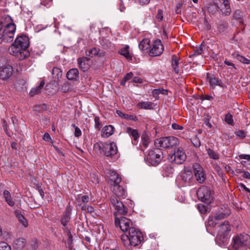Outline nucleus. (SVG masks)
I'll return each mask as SVG.
<instances>
[{
  "mask_svg": "<svg viewBox=\"0 0 250 250\" xmlns=\"http://www.w3.org/2000/svg\"><path fill=\"white\" fill-rule=\"evenodd\" d=\"M142 142L144 146L146 148L147 147L149 143V137L146 135L143 134L142 136Z\"/></svg>",
  "mask_w": 250,
  "mask_h": 250,
  "instance_id": "a18cd8bd",
  "label": "nucleus"
},
{
  "mask_svg": "<svg viewBox=\"0 0 250 250\" xmlns=\"http://www.w3.org/2000/svg\"><path fill=\"white\" fill-rule=\"evenodd\" d=\"M19 222L24 227H27L28 226V223L24 215L22 218H20L18 219Z\"/></svg>",
  "mask_w": 250,
  "mask_h": 250,
  "instance_id": "6e6d98bb",
  "label": "nucleus"
},
{
  "mask_svg": "<svg viewBox=\"0 0 250 250\" xmlns=\"http://www.w3.org/2000/svg\"><path fill=\"white\" fill-rule=\"evenodd\" d=\"M171 126L172 128L175 130H182L184 128L183 126L180 125L175 123L172 124Z\"/></svg>",
  "mask_w": 250,
  "mask_h": 250,
  "instance_id": "338daca9",
  "label": "nucleus"
},
{
  "mask_svg": "<svg viewBox=\"0 0 250 250\" xmlns=\"http://www.w3.org/2000/svg\"><path fill=\"white\" fill-rule=\"evenodd\" d=\"M120 10L121 12H124L125 9V6H127L130 2V0H120Z\"/></svg>",
  "mask_w": 250,
  "mask_h": 250,
  "instance_id": "79ce46f5",
  "label": "nucleus"
},
{
  "mask_svg": "<svg viewBox=\"0 0 250 250\" xmlns=\"http://www.w3.org/2000/svg\"><path fill=\"white\" fill-rule=\"evenodd\" d=\"M78 199H81V202L83 204H86L89 201V197L87 195H83L81 196L80 195H78Z\"/></svg>",
  "mask_w": 250,
  "mask_h": 250,
  "instance_id": "09e8293b",
  "label": "nucleus"
},
{
  "mask_svg": "<svg viewBox=\"0 0 250 250\" xmlns=\"http://www.w3.org/2000/svg\"><path fill=\"white\" fill-rule=\"evenodd\" d=\"M164 51V46L161 40H156L152 45L149 50V54L151 56L161 55Z\"/></svg>",
  "mask_w": 250,
  "mask_h": 250,
  "instance_id": "f8f14e48",
  "label": "nucleus"
},
{
  "mask_svg": "<svg viewBox=\"0 0 250 250\" xmlns=\"http://www.w3.org/2000/svg\"><path fill=\"white\" fill-rule=\"evenodd\" d=\"M156 19L159 21H161L163 19V12L161 9L158 10L157 14L156 16Z\"/></svg>",
  "mask_w": 250,
  "mask_h": 250,
  "instance_id": "5fc2aeb1",
  "label": "nucleus"
},
{
  "mask_svg": "<svg viewBox=\"0 0 250 250\" xmlns=\"http://www.w3.org/2000/svg\"><path fill=\"white\" fill-rule=\"evenodd\" d=\"M240 159H246L250 162V155L249 154H240L238 156Z\"/></svg>",
  "mask_w": 250,
  "mask_h": 250,
  "instance_id": "69168bd1",
  "label": "nucleus"
},
{
  "mask_svg": "<svg viewBox=\"0 0 250 250\" xmlns=\"http://www.w3.org/2000/svg\"><path fill=\"white\" fill-rule=\"evenodd\" d=\"M207 153L210 159L214 160H218L219 159V153L211 148H209L207 149Z\"/></svg>",
  "mask_w": 250,
  "mask_h": 250,
  "instance_id": "4c0bfd02",
  "label": "nucleus"
},
{
  "mask_svg": "<svg viewBox=\"0 0 250 250\" xmlns=\"http://www.w3.org/2000/svg\"><path fill=\"white\" fill-rule=\"evenodd\" d=\"M29 45L28 38L25 35L18 36L8 50L10 54L20 60H23L29 56L27 48Z\"/></svg>",
  "mask_w": 250,
  "mask_h": 250,
  "instance_id": "f257e3e1",
  "label": "nucleus"
},
{
  "mask_svg": "<svg viewBox=\"0 0 250 250\" xmlns=\"http://www.w3.org/2000/svg\"><path fill=\"white\" fill-rule=\"evenodd\" d=\"M17 208H14V214L16 216L17 219H19L20 218H22V216L24 215L23 210L21 208V203L19 202L17 204Z\"/></svg>",
  "mask_w": 250,
  "mask_h": 250,
  "instance_id": "7c9ffc66",
  "label": "nucleus"
},
{
  "mask_svg": "<svg viewBox=\"0 0 250 250\" xmlns=\"http://www.w3.org/2000/svg\"><path fill=\"white\" fill-rule=\"evenodd\" d=\"M85 54L86 56L90 57H93L96 56L102 57L104 56L105 53L104 51L100 50L98 48L93 47L86 50Z\"/></svg>",
  "mask_w": 250,
  "mask_h": 250,
  "instance_id": "6ab92c4d",
  "label": "nucleus"
},
{
  "mask_svg": "<svg viewBox=\"0 0 250 250\" xmlns=\"http://www.w3.org/2000/svg\"><path fill=\"white\" fill-rule=\"evenodd\" d=\"M122 243L125 247H135L139 245L144 239L141 231L135 228H131L128 235L123 234L121 238Z\"/></svg>",
  "mask_w": 250,
  "mask_h": 250,
  "instance_id": "f03ea898",
  "label": "nucleus"
},
{
  "mask_svg": "<svg viewBox=\"0 0 250 250\" xmlns=\"http://www.w3.org/2000/svg\"><path fill=\"white\" fill-rule=\"evenodd\" d=\"M150 47V40L148 39L143 40L139 44V48L141 50H145Z\"/></svg>",
  "mask_w": 250,
  "mask_h": 250,
  "instance_id": "f704fd0d",
  "label": "nucleus"
},
{
  "mask_svg": "<svg viewBox=\"0 0 250 250\" xmlns=\"http://www.w3.org/2000/svg\"><path fill=\"white\" fill-rule=\"evenodd\" d=\"M108 183L110 186L120 184L121 182V178L119 175L114 171L109 170L107 175Z\"/></svg>",
  "mask_w": 250,
  "mask_h": 250,
  "instance_id": "f3484780",
  "label": "nucleus"
},
{
  "mask_svg": "<svg viewBox=\"0 0 250 250\" xmlns=\"http://www.w3.org/2000/svg\"><path fill=\"white\" fill-rule=\"evenodd\" d=\"M206 46L204 42H202L199 47H196L193 51V53L189 56V57L201 55L205 49Z\"/></svg>",
  "mask_w": 250,
  "mask_h": 250,
  "instance_id": "72a5a7b5",
  "label": "nucleus"
},
{
  "mask_svg": "<svg viewBox=\"0 0 250 250\" xmlns=\"http://www.w3.org/2000/svg\"><path fill=\"white\" fill-rule=\"evenodd\" d=\"M110 201L115 209L118 208L117 206H122V207H123V202L115 196L111 197Z\"/></svg>",
  "mask_w": 250,
  "mask_h": 250,
  "instance_id": "e433bc0d",
  "label": "nucleus"
},
{
  "mask_svg": "<svg viewBox=\"0 0 250 250\" xmlns=\"http://www.w3.org/2000/svg\"><path fill=\"white\" fill-rule=\"evenodd\" d=\"M113 192L116 197L125 196V191L124 188L119 185V184H115L111 186Z\"/></svg>",
  "mask_w": 250,
  "mask_h": 250,
  "instance_id": "4be33fe9",
  "label": "nucleus"
},
{
  "mask_svg": "<svg viewBox=\"0 0 250 250\" xmlns=\"http://www.w3.org/2000/svg\"><path fill=\"white\" fill-rule=\"evenodd\" d=\"M250 236L246 233L240 234L233 238L231 248L234 250H241L250 244Z\"/></svg>",
  "mask_w": 250,
  "mask_h": 250,
  "instance_id": "20e7f679",
  "label": "nucleus"
},
{
  "mask_svg": "<svg viewBox=\"0 0 250 250\" xmlns=\"http://www.w3.org/2000/svg\"><path fill=\"white\" fill-rule=\"evenodd\" d=\"M119 53L127 60L131 61L132 59V54L130 52L129 46L128 45H125V46L120 49Z\"/></svg>",
  "mask_w": 250,
  "mask_h": 250,
  "instance_id": "393cba45",
  "label": "nucleus"
},
{
  "mask_svg": "<svg viewBox=\"0 0 250 250\" xmlns=\"http://www.w3.org/2000/svg\"><path fill=\"white\" fill-rule=\"evenodd\" d=\"M123 119H125L127 120H131V121H136L137 120V118L136 116L133 115H129L127 114H125V115H123Z\"/></svg>",
  "mask_w": 250,
  "mask_h": 250,
  "instance_id": "8fccbe9b",
  "label": "nucleus"
},
{
  "mask_svg": "<svg viewBox=\"0 0 250 250\" xmlns=\"http://www.w3.org/2000/svg\"><path fill=\"white\" fill-rule=\"evenodd\" d=\"M231 55L233 58L236 59L241 63L246 64H250V59L246 58L245 57L239 54L237 52H234Z\"/></svg>",
  "mask_w": 250,
  "mask_h": 250,
  "instance_id": "cd10ccee",
  "label": "nucleus"
},
{
  "mask_svg": "<svg viewBox=\"0 0 250 250\" xmlns=\"http://www.w3.org/2000/svg\"><path fill=\"white\" fill-rule=\"evenodd\" d=\"M101 43L105 49L110 48L112 45L111 42L106 39H103Z\"/></svg>",
  "mask_w": 250,
  "mask_h": 250,
  "instance_id": "49530a36",
  "label": "nucleus"
},
{
  "mask_svg": "<svg viewBox=\"0 0 250 250\" xmlns=\"http://www.w3.org/2000/svg\"><path fill=\"white\" fill-rule=\"evenodd\" d=\"M197 208H198L199 211H200V212L201 213H205L207 211L206 207L203 204H198L197 205Z\"/></svg>",
  "mask_w": 250,
  "mask_h": 250,
  "instance_id": "13d9d810",
  "label": "nucleus"
},
{
  "mask_svg": "<svg viewBox=\"0 0 250 250\" xmlns=\"http://www.w3.org/2000/svg\"><path fill=\"white\" fill-rule=\"evenodd\" d=\"M229 213L221 212L220 213L216 214L214 216L217 221H218L224 219L227 216L229 215Z\"/></svg>",
  "mask_w": 250,
  "mask_h": 250,
  "instance_id": "864d4df0",
  "label": "nucleus"
},
{
  "mask_svg": "<svg viewBox=\"0 0 250 250\" xmlns=\"http://www.w3.org/2000/svg\"><path fill=\"white\" fill-rule=\"evenodd\" d=\"M162 154L158 149L150 150L146 157L147 163L153 166H157L162 160Z\"/></svg>",
  "mask_w": 250,
  "mask_h": 250,
  "instance_id": "6e6552de",
  "label": "nucleus"
},
{
  "mask_svg": "<svg viewBox=\"0 0 250 250\" xmlns=\"http://www.w3.org/2000/svg\"><path fill=\"white\" fill-rule=\"evenodd\" d=\"M167 92V90L164 89H156L153 90L152 91V94L154 97H156L159 94L162 93V94H166V93Z\"/></svg>",
  "mask_w": 250,
  "mask_h": 250,
  "instance_id": "de8ad7c7",
  "label": "nucleus"
},
{
  "mask_svg": "<svg viewBox=\"0 0 250 250\" xmlns=\"http://www.w3.org/2000/svg\"><path fill=\"white\" fill-rule=\"evenodd\" d=\"M114 128L111 125L105 126L102 129V136L103 137H108L112 135L114 132Z\"/></svg>",
  "mask_w": 250,
  "mask_h": 250,
  "instance_id": "bb28decb",
  "label": "nucleus"
},
{
  "mask_svg": "<svg viewBox=\"0 0 250 250\" xmlns=\"http://www.w3.org/2000/svg\"><path fill=\"white\" fill-rule=\"evenodd\" d=\"M235 134L241 138L246 137V133L244 130H239L235 132Z\"/></svg>",
  "mask_w": 250,
  "mask_h": 250,
  "instance_id": "bf43d9fd",
  "label": "nucleus"
},
{
  "mask_svg": "<svg viewBox=\"0 0 250 250\" xmlns=\"http://www.w3.org/2000/svg\"><path fill=\"white\" fill-rule=\"evenodd\" d=\"M183 180L187 183H190L192 182L193 178L192 171L190 169H185L182 174Z\"/></svg>",
  "mask_w": 250,
  "mask_h": 250,
  "instance_id": "a878e982",
  "label": "nucleus"
},
{
  "mask_svg": "<svg viewBox=\"0 0 250 250\" xmlns=\"http://www.w3.org/2000/svg\"><path fill=\"white\" fill-rule=\"evenodd\" d=\"M79 77V71L77 68L70 69L66 74V77L70 80H76Z\"/></svg>",
  "mask_w": 250,
  "mask_h": 250,
  "instance_id": "c85d7f7f",
  "label": "nucleus"
},
{
  "mask_svg": "<svg viewBox=\"0 0 250 250\" xmlns=\"http://www.w3.org/2000/svg\"><path fill=\"white\" fill-rule=\"evenodd\" d=\"M191 142L193 145L196 147H198L201 145L200 141L197 136H194L191 138Z\"/></svg>",
  "mask_w": 250,
  "mask_h": 250,
  "instance_id": "c03bdc74",
  "label": "nucleus"
},
{
  "mask_svg": "<svg viewBox=\"0 0 250 250\" xmlns=\"http://www.w3.org/2000/svg\"><path fill=\"white\" fill-rule=\"evenodd\" d=\"M103 150L106 156L112 157L117 154L118 148L115 143L111 142L109 144H104L103 146Z\"/></svg>",
  "mask_w": 250,
  "mask_h": 250,
  "instance_id": "ddd939ff",
  "label": "nucleus"
},
{
  "mask_svg": "<svg viewBox=\"0 0 250 250\" xmlns=\"http://www.w3.org/2000/svg\"><path fill=\"white\" fill-rule=\"evenodd\" d=\"M71 211L72 209L70 206L66 207L62 215L61 218V224L64 227L63 228V230L64 232L67 234L69 239H71L72 238V235L71 234L70 230L68 229L67 226L68 223L70 222L71 219Z\"/></svg>",
  "mask_w": 250,
  "mask_h": 250,
  "instance_id": "0eeeda50",
  "label": "nucleus"
},
{
  "mask_svg": "<svg viewBox=\"0 0 250 250\" xmlns=\"http://www.w3.org/2000/svg\"><path fill=\"white\" fill-rule=\"evenodd\" d=\"M217 221L215 216H209L208 221V225L210 227H214L217 224Z\"/></svg>",
  "mask_w": 250,
  "mask_h": 250,
  "instance_id": "37998d69",
  "label": "nucleus"
},
{
  "mask_svg": "<svg viewBox=\"0 0 250 250\" xmlns=\"http://www.w3.org/2000/svg\"><path fill=\"white\" fill-rule=\"evenodd\" d=\"M215 5L217 8L225 16H229L231 12L229 0H216Z\"/></svg>",
  "mask_w": 250,
  "mask_h": 250,
  "instance_id": "9b49d317",
  "label": "nucleus"
},
{
  "mask_svg": "<svg viewBox=\"0 0 250 250\" xmlns=\"http://www.w3.org/2000/svg\"><path fill=\"white\" fill-rule=\"evenodd\" d=\"M26 243V242L24 238H17L13 241V247L15 249L21 250L25 247Z\"/></svg>",
  "mask_w": 250,
  "mask_h": 250,
  "instance_id": "b1692460",
  "label": "nucleus"
},
{
  "mask_svg": "<svg viewBox=\"0 0 250 250\" xmlns=\"http://www.w3.org/2000/svg\"><path fill=\"white\" fill-rule=\"evenodd\" d=\"M179 144L178 139L174 136L161 137L155 140L154 144L156 147L163 148H169L176 146Z\"/></svg>",
  "mask_w": 250,
  "mask_h": 250,
  "instance_id": "39448f33",
  "label": "nucleus"
},
{
  "mask_svg": "<svg viewBox=\"0 0 250 250\" xmlns=\"http://www.w3.org/2000/svg\"><path fill=\"white\" fill-rule=\"evenodd\" d=\"M16 29V26L13 23L3 26L0 23V43L2 42H8L13 41Z\"/></svg>",
  "mask_w": 250,
  "mask_h": 250,
  "instance_id": "7ed1b4c3",
  "label": "nucleus"
},
{
  "mask_svg": "<svg viewBox=\"0 0 250 250\" xmlns=\"http://www.w3.org/2000/svg\"><path fill=\"white\" fill-rule=\"evenodd\" d=\"M3 196L5 202L11 207L15 208L17 204L20 202V200L16 201L11 195L10 192L7 190H4L3 192Z\"/></svg>",
  "mask_w": 250,
  "mask_h": 250,
  "instance_id": "a211bd4d",
  "label": "nucleus"
},
{
  "mask_svg": "<svg viewBox=\"0 0 250 250\" xmlns=\"http://www.w3.org/2000/svg\"><path fill=\"white\" fill-rule=\"evenodd\" d=\"M118 208L116 209L117 211L121 215H126L128 212V208L125 207L123 204V207L122 206H117Z\"/></svg>",
  "mask_w": 250,
  "mask_h": 250,
  "instance_id": "ea45409f",
  "label": "nucleus"
},
{
  "mask_svg": "<svg viewBox=\"0 0 250 250\" xmlns=\"http://www.w3.org/2000/svg\"><path fill=\"white\" fill-rule=\"evenodd\" d=\"M44 85V82L43 81H42L41 83L39 85L34 88H32L30 93L29 94L31 96H34V95L38 94L40 92L41 89L42 88Z\"/></svg>",
  "mask_w": 250,
  "mask_h": 250,
  "instance_id": "c9c22d12",
  "label": "nucleus"
},
{
  "mask_svg": "<svg viewBox=\"0 0 250 250\" xmlns=\"http://www.w3.org/2000/svg\"><path fill=\"white\" fill-rule=\"evenodd\" d=\"M83 210H87L88 212L92 213L94 211V208L90 206H83Z\"/></svg>",
  "mask_w": 250,
  "mask_h": 250,
  "instance_id": "e2e57ef3",
  "label": "nucleus"
},
{
  "mask_svg": "<svg viewBox=\"0 0 250 250\" xmlns=\"http://www.w3.org/2000/svg\"><path fill=\"white\" fill-rule=\"evenodd\" d=\"M153 103L151 102H141L137 104V106L140 109H151L152 108Z\"/></svg>",
  "mask_w": 250,
  "mask_h": 250,
  "instance_id": "c756f323",
  "label": "nucleus"
},
{
  "mask_svg": "<svg viewBox=\"0 0 250 250\" xmlns=\"http://www.w3.org/2000/svg\"><path fill=\"white\" fill-rule=\"evenodd\" d=\"M95 127L96 128L100 129L101 127V124L100 122V118L99 117H95L94 118Z\"/></svg>",
  "mask_w": 250,
  "mask_h": 250,
  "instance_id": "052dcab7",
  "label": "nucleus"
},
{
  "mask_svg": "<svg viewBox=\"0 0 250 250\" xmlns=\"http://www.w3.org/2000/svg\"><path fill=\"white\" fill-rule=\"evenodd\" d=\"M186 154L183 150L178 148L173 154L169 156V159L172 162H174L177 164H181L186 160Z\"/></svg>",
  "mask_w": 250,
  "mask_h": 250,
  "instance_id": "9d476101",
  "label": "nucleus"
},
{
  "mask_svg": "<svg viewBox=\"0 0 250 250\" xmlns=\"http://www.w3.org/2000/svg\"><path fill=\"white\" fill-rule=\"evenodd\" d=\"M218 30L220 32H224L227 29L228 25L226 23H223L220 24L218 26Z\"/></svg>",
  "mask_w": 250,
  "mask_h": 250,
  "instance_id": "4d7b16f0",
  "label": "nucleus"
},
{
  "mask_svg": "<svg viewBox=\"0 0 250 250\" xmlns=\"http://www.w3.org/2000/svg\"><path fill=\"white\" fill-rule=\"evenodd\" d=\"M133 76V74L132 72H129L127 74H126L125 77L123 78V79L121 80L120 84L122 85H125V83L130 80H131Z\"/></svg>",
  "mask_w": 250,
  "mask_h": 250,
  "instance_id": "58836bf2",
  "label": "nucleus"
},
{
  "mask_svg": "<svg viewBox=\"0 0 250 250\" xmlns=\"http://www.w3.org/2000/svg\"><path fill=\"white\" fill-rule=\"evenodd\" d=\"M0 250H11V246L4 242L0 243Z\"/></svg>",
  "mask_w": 250,
  "mask_h": 250,
  "instance_id": "603ef678",
  "label": "nucleus"
},
{
  "mask_svg": "<svg viewBox=\"0 0 250 250\" xmlns=\"http://www.w3.org/2000/svg\"><path fill=\"white\" fill-rule=\"evenodd\" d=\"M181 59L176 55H173L171 59V66L175 73L178 74L180 71L179 65Z\"/></svg>",
  "mask_w": 250,
  "mask_h": 250,
  "instance_id": "5701e85b",
  "label": "nucleus"
},
{
  "mask_svg": "<svg viewBox=\"0 0 250 250\" xmlns=\"http://www.w3.org/2000/svg\"><path fill=\"white\" fill-rule=\"evenodd\" d=\"M224 120L226 123L228 125H233L234 122L233 120V116L230 113H228L227 114H226L225 115Z\"/></svg>",
  "mask_w": 250,
  "mask_h": 250,
  "instance_id": "a19ab883",
  "label": "nucleus"
},
{
  "mask_svg": "<svg viewBox=\"0 0 250 250\" xmlns=\"http://www.w3.org/2000/svg\"><path fill=\"white\" fill-rule=\"evenodd\" d=\"M230 231V226L229 221H225L218 226V236L220 238H224Z\"/></svg>",
  "mask_w": 250,
  "mask_h": 250,
  "instance_id": "2eb2a0df",
  "label": "nucleus"
},
{
  "mask_svg": "<svg viewBox=\"0 0 250 250\" xmlns=\"http://www.w3.org/2000/svg\"><path fill=\"white\" fill-rule=\"evenodd\" d=\"M13 72V67L7 65L0 70V79L2 81H8L11 78Z\"/></svg>",
  "mask_w": 250,
  "mask_h": 250,
  "instance_id": "dca6fc26",
  "label": "nucleus"
},
{
  "mask_svg": "<svg viewBox=\"0 0 250 250\" xmlns=\"http://www.w3.org/2000/svg\"><path fill=\"white\" fill-rule=\"evenodd\" d=\"M197 195L199 200L207 204L211 203L213 200V192L208 187L202 186L197 191Z\"/></svg>",
  "mask_w": 250,
  "mask_h": 250,
  "instance_id": "423d86ee",
  "label": "nucleus"
},
{
  "mask_svg": "<svg viewBox=\"0 0 250 250\" xmlns=\"http://www.w3.org/2000/svg\"><path fill=\"white\" fill-rule=\"evenodd\" d=\"M115 224L116 227H119L121 229L123 232H126L128 231L131 228H134L133 227V224L129 219L122 217L118 218L115 217Z\"/></svg>",
  "mask_w": 250,
  "mask_h": 250,
  "instance_id": "1a4fd4ad",
  "label": "nucleus"
},
{
  "mask_svg": "<svg viewBox=\"0 0 250 250\" xmlns=\"http://www.w3.org/2000/svg\"><path fill=\"white\" fill-rule=\"evenodd\" d=\"M193 169L197 181L199 183H203L206 179L203 167L199 164L195 163L193 166Z\"/></svg>",
  "mask_w": 250,
  "mask_h": 250,
  "instance_id": "4468645a",
  "label": "nucleus"
},
{
  "mask_svg": "<svg viewBox=\"0 0 250 250\" xmlns=\"http://www.w3.org/2000/svg\"><path fill=\"white\" fill-rule=\"evenodd\" d=\"M52 4V0H41V5H42L47 8L50 7Z\"/></svg>",
  "mask_w": 250,
  "mask_h": 250,
  "instance_id": "3c124183",
  "label": "nucleus"
},
{
  "mask_svg": "<svg viewBox=\"0 0 250 250\" xmlns=\"http://www.w3.org/2000/svg\"><path fill=\"white\" fill-rule=\"evenodd\" d=\"M61 89L62 91L64 93L68 92L71 90V88L69 85L67 83L63 84L62 87Z\"/></svg>",
  "mask_w": 250,
  "mask_h": 250,
  "instance_id": "680f3d73",
  "label": "nucleus"
},
{
  "mask_svg": "<svg viewBox=\"0 0 250 250\" xmlns=\"http://www.w3.org/2000/svg\"><path fill=\"white\" fill-rule=\"evenodd\" d=\"M207 79L208 81L210 86L214 88L216 86H219L221 87L224 86V84L218 78L214 77V76H210L209 74H207Z\"/></svg>",
  "mask_w": 250,
  "mask_h": 250,
  "instance_id": "aec40b11",
  "label": "nucleus"
},
{
  "mask_svg": "<svg viewBox=\"0 0 250 250\" xmlns=\"http://www.w3.org/2000/svg\"><path fill=\"white\" fill-rule=\"evenodd\" d=\"M89 59L86 57H82L78 59V63L80 68L83 72L86 71L89 68L90 65L88 63Z\"/></svg>",
  "mask_w": 250,
  "mask_h": 250,
  "instance_id": "412c9836",
  "label": "nucleus"
},
{
  "mask_svg": "<svg viewBox=\"0 0 250 250\" xmlns=\"http://www.w3.org/2000/svg\"><path fill=\"white\" fill-rule=\"evenodd\" d=\"M74 135L77 137H79L82 135L81 130L77 126H75Z\"/></svg>",
  "mask_w": 250,
  "mask_h": 250,
  "instance_id": "774afa93",
  "label": "nucleus"
},
{
  "mask_svg": "<svg viewBox=\"0 0 250 250\" xmlns=\"http://www.w3.org/2000/svg\"><path fill=\"white\" fill-rule=\"evenodd\" d=\"M53 78L55 82L58 81L62 77V72L61 70L58 67H54L52 71Z\"/></svg>",
  "mask_w": 250,
  "mask_h": 250,
  "instance_id": "473e14b6",
  "label": "nucleus"
},
{
  "mask_svg": "<svg viewBox=\"0 0 250 250\" xmlns=\"http://www.w3.org/2000/svg\"><path fill=\"white\" fill-rule=\"evenodd\" d=\"M127 133L131 136L134 142H136L139 138V134L136 129H133L132 128L128 127L126 128Z\"/></svg>",
  "mask_w": 250,
  "mask_h": 250,
  "instance_id": "2f4dec72",
  "label": "nucleus"
},
{
  "mask_svg": "<svg viewBox=\"0 0 250 250\" xmlns=\"http://www.w3.org/2000/svg\"><path fill=\"white\" fill-rule=\"evenodd\" d=\"M104 145H103L102 143L99 142L96 143L95 144H94V148L96 150H98L100 151L102 149V147H103V146Z\"/></svg>",
  "mask_w": 250,
  "mask_h": 250,
  "instance_id": "0e129e2a",
  "label": "nucleus"
}]
</instances>
